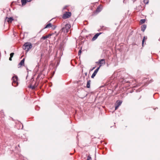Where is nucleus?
<instances>
[{"mask_svg":"<svg viewBox=\"0 0 160 160\" xmlns=\"http://www.w3.org/2000/svg\"><path fill=\"white\" fill-rule=\"evenodd\" d=\"M21 2L22 5H24L26 3V0H21Z\"/></svg>","mask_w":160,"mask_h":160,"instance_id":"f3484780","label":"nucleus"},{"mask_svg":"<svg viewBox=\"0 0 160 160\" xmlns=\"http://www.w3.org/2000/svg\"><path fill=\"white\" fill-rule=\"evenodd\" d=\"M145 19H142L141 20L140 22L141 23H143L145 22Z\"/></svg>","mask_w":160,"mask_h":160,"instance_id":"6ab92c4d","label":"nucleus"},{"mask_svg":"<svg viewBox=\"0 0 160 160\" xmlns=\"http://www.w3.org/2000/svg\"><path fill=\"white\" fill-rule=\"evenodd\" d=\"M71 27V26L69 24H66L65 27L62 28V30L64 33H67L69 31Z\"/></svg>","mask_w":160,"mask_h":160,"instance_id":"f03ea898","label":"nucleus"},{"mask_svg":"<svg viewBox=\"0 0 160 160\" xmlns=\"http://www.w3.org/2000/svg\"><path fill=\"white\" fill-rule=\"evenodd\" d=\"M12 58H11V57H10L9 58V60L10 61H11L12 60Z\"/></svg>","mask_w":160,"mask_h":160,"instance_id":"5701e85b","label":"nucleus"},{"mask_svg":"<svg viewBox=\"0 0 160 160\" xmlns=\"http://www.w3.org/2000/svg\"><path fill=\"white\" fill-rule=\"evenodd\" d=\"M144 3L146 4H148L149 2V0H144Z\"/></svg>","mask_w":160,"mask_h":160,"instance_id":"a211bd4d","label":"nucleus"},{"mask_svg":"<svg viewBox=\"0 0 160 160\" xmlns=\"http://www.w3.org/2000/svg\"><path fill=\"white\" fill-rule=\"evenodd\" d=\"M96 63L99 64V66L98 67H99L100 68L101 66L105 64V60L104 59H100L98 62H96Z\"/></svg>","mask_w":160,"mask_h":160,"instance_id":"20e7f679","label":"nucleus"},{"mask_svg":"<svg viewBox=\"0 0 160 160\" xmlns=\"http://www.w3.org/2000/svg\"><path fill=\"white\" fill-rule=\"evenodd\" d=\"M71 13L70 12H66L64 14H63L62 18L65 19L69 18L71 16Z\"/></svg>","mask_w":160,"mask_h":160,"instance_id":"39448f33","label":"nucleus"},{"mask_svg":"<svg viewBox=\"0 0 160 160\" xmlns=\"http://www.w3.org/2000/svg\"><path fill=\"white\" fill-rule=\"evenodd\" d=\"M101 33H97L92 38V41L95 40L100 35Z\"/></svg>","mask_w":160,"mask_h":160,"instance_id":"6e6552de","label":"nucleus"},{"mask_svg":"<svg viewBox=\"0 0 160 160\" xmlns=\"http://www.w3.org/2000/svg\"><path fill=\"white\" fill-rule=\"evenodd\" d=\"M146 39H147V38H146L145 36L143 37V38L142 40V46H143L145 40Z\"/></svg>","mask_w":160,"mask_h":160,"instance_id":"4468645a","label":"nucleus"},{"mask_svg":"<svg viewBox=\"0 0 160 160\" xmlns=\"http://www.w3.org/2000/svg\"><path fill=\"white\" fill-rule=\"evenodd\" d=\"M122 103V101H118L115 104V110H116L118 107L121 105Z\"/></svg>","mask_w":160,"mask_h":160,"instance_id":"423d86ee","label":"nucleus"},{"mask_svg":"<svg viewBox=\"0 0 160 160\" xmlns=\"http://www.w3.org/2000/svg\"><path fill=\"white\" fill-rule=\"evenodd\" d=\"M12 85L14 87L17 86L18 85V77L16 76H13L12 78Z\"/></svg>","mask_w":160,"mask_h":160,"instance_id":"7ed1b4c3","label":"nucleus"},{"mask_svg":"<svg viewBox=\"0 0 160 160\" xmlns=\"http://www.w3.org/2000/svg\"><path fill=\"white\" fill-rule=\"evenodd\" d=\"M146 28V26L145 25H143L142 26V27L141 30L142 31L144 32Z\"/></svg>","mask_w":160,"mask_h":160,"instance_id":"ddd939ff","label":"nucleus"},{"mask_svg":"<svg viewBox=\"0 0 160 160\" xmlns=\"http://www.w3.org/2000/svg\"><path fill=\"white\" fill-rule=\"evenodd\" d=\"M52 25L50 23H49L46 25V27L44 28H49L50 27H52Z\"/></svg>","mask_w":160,"mask_h":160,"instance_id":"f8f14e48","label":"nucleus"},{"mask_svg":"<svg viewBox=\"0 0 160 160\" xmlns=\"http://www.w3.org/2000/svg\"><path fill=\"white\" fill-rule=\"evenodd\" d=\"M24 59H23L19 63V64L22 65H23L24 63Z\"/></svg>","mask_w":160,"mask_h":160,"instance_id":"dca6fc26","label":"nucleus"},{"mask_svg":"<svg viewBox=\"0 0 160 160\" xmlns=\"http://www.w3.org/2000/svg\"><path fill=\"white\" fill-rule=\"evenodd\" d=\"M102 9L101 6L100 5L97 8L96 12L97 13H98L100 12Z\"/></svg>","mask_w":160,"mask_h":160,"instance_id":"1a4fd4ad","label":"nucleus"},{"mask_svg":"<svg viewBox=\"0 0 160 160\" xmlns=\"http://www.w3.org/2000/svg\"><path fill=\"white\" fill-rule=\"evenodd\" d=\"M90 80L88 81L87 83V88H89L90 87Z\"/></svg>","mask_w":160,"mask_h":160,"instance_id":"2eb2a0df","label":"nucleus"},{"mask_svg":"<svg viewBox=\"0 0 160 160\" xmlns=\"http://www.w3.org/2000/svg\"><path fill=\"white\" fill-rule=\"evenodd\" d=\"M95 67H93V68H92V70H93V69H95Z\"/></svg>","mask_w":160,"mask_h":160,"instance_id":"393cba45","label":"nucleus"},{"mask_svg":"<svg viewBox=\"0 0 160 160\" xmlns=\"http://www.w3.org/2000/svg\"><path fill=\"white\" fill-rule=\"evenodd\" d=\"M32 47V45L30 42H26L23 46L22 48L23 49L25 50L27 52H28L29 49Z\"/></svg>","mask_w":160,"mask_h":160,"instance_id":"f257e3e1","label":"nucleus"},{"mask_svg":"<svg viewBox=\"0 0 160 160\" xmlns=\"http://www.w3.org/2000/svg\"><path fill=\"white\" fill-rule=\"evenodd\" d=\"M92 158L90 156H88V158L86 160H91Z\"/></svg>","mask_w":160,"mask_h":160,"instance_id":"aec40b11","label":"nucleus"},{"mask_svg":"<svg viewBox=\"0 0 160 160\" xmlns=\"http://www.w3.org/2000/svg\"><path fill=\"white\" fill-rule=\"evenodd\" d=\"M13 20V19L12 17L8 18V19H7V21L9 23H11L12 22V21Z\"/></svg>","mask_w":160,"mask_h":160,"instance_id":"9b49d317","label":"nucleus"},{"mask_svg":"<svg viewBox=\"0 0 160 160\" xmlns=\"http://www.w3.org/2000/svg\"><path fill=\"white\" fill-rule=\"evenodd\" d=\"M28 2H29L32 1V0H27Z\"/></svg>","mask_w":160,"mask_h":160,"instance_id":"b1692460","label":"nucleus"},{"mask_svg":"<svg viewBox=\"0 0 160 160\" xmlns=\"http://www.w3.org/2000/svg\"><path fill=\"white\" fill-rule=\"evenodd\" d=\"M51 34H49L48 35H46V36H42L41 38V39H43V40H44L46 38H49L51 37Z\"/></svg>","mask_w":160,"mask_h":160,"instance_id":"9d476101","label":"nucleus"},{"mask_svg":"<svg viewBox=\"0 0 160 160\" xmlns=\"http://www.w3.org/2000/svg\"><path fill=\"white\" fill-rule=\"evenodd\" d=\"M99 69V67H98L95 70L94 72L92 74V75L91 76V78H93L95 76V75L97 74V73L98 72Z\"/></svg>","mask_w":160,"mask_h":160,"instance_id":"0eeeda50","label":"nucleus"},{"mask_svg":"<svg viewBox=\"0 0 160 160\" xmlns=\"http://www.w3.org/2000/svg\"><path fill=\"white\" fill-rule=\"evenodd\" d=\"M81 52V50H80L78 51V55H80Z\"/></svg>","mask_w":160,"mask_h":160,"instance_id":"4be33fe9","label":"nucleus"},{"mask_svg":"<svg viewBox=\"0 0 160 160\" xmlns=\"http://www.w3.org/2000/svg\"><path fill=\"white\" fill-rule=\"evenodd\" d=\"M14 54V53H11L10 54V57H11V58H12Z\"/></svg>","mask_w":160,"mask_h":160,"instance_id":"412c9836","label":"nucleus"}]
</instances>
